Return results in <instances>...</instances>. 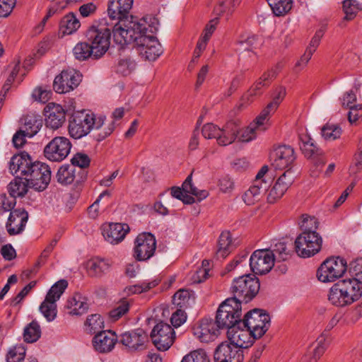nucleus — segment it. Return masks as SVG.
<instances>
[{
    "label": "nucleus",
    "mask_w": 362,
    "mask_h": 362,
    "mask_svg": "<svg viewBox=\"0 0 362 362\" xmlns=\"http://www.w3.org/2000/svg\"><path fill=\"white\" fill-rule=\"evenodd\" d=\"M274 254L269 249L257 250L250 258L251 270L255 274L262 275L268 273L274 265Z\"/></svg>",
    "instance_id": "16"
},
{
    "label": "nucleus",
    "mask_w": 362,
    "mask_h": 362,
    "mask_svg": "<svg viewBox=\"0 0 362 362\" xmlns=\"http://www.w3.org/2000/svg\"><path fill=\"white\" fill-rule=\"evenodd\" d=\"M16 178L11 182L8 186V190L10 197L16 198L17 197H23L28 192L29 187L28 182L23 177H18L14 175Z\"/></svg>",
    "instance_id": "38"
},
{
    "label": "nucleus",
    "mask_w": 362,
    "mask_h": 362,
    "mask_svg": "<svg viewBox=\"0 0 362 362\" xmlns=\"http://www.w3.org/2000/svg\"><path fill=\"white\" fill-rule=\"evenodd\" d=\"M272 159V165L276 169L291 170L296 156L292 147L282 145L274 149Z\"/></svg>",
    "instance_id": "21"
},
{
    "label": "nucleus",
    "mask_w": 362,
    "mask_h": 362,
    "mask_svg": "<svg viewBox=\"0 0 362 362\" xmlns=\"http://www.w3.org/2000/svg\"><path fill=\"white\" fill-rule=\"evenodd\" d=\"M68 286L66 280H60L55 283L49 290L45 299L40 306V311L48 322L53 321L57 316L56 302Z\"/></svg>",
    "instance_id": "11"
},
{
    "label": "nucleus",
    "mask_w": 362,
    "mask_h": 362,
    "mask_svg": "<svg viewBox=\"0 0 362 362\" xmlns=\"http://www.w3.org/2000/svg\"><path fill=\"white\" fill-rule=\"evenodd\" d=\"M52 94L50 90L38 87L34 90L33 97L36 101L45 103L51 98Z\"/></svg>",
    "instance_id": "61"
},
{
    "label": "nucleus",
    "mask_w": 362,
    "mask_h": 362,
    "mask_svg": "<svg viewBox=\"0 0 362 362\" xmlns=\"http://www.w3.org/2000/svg\"><path fill=\"white\" fill-rule=\"evenodd\" d=\"M181 362H210V358L205 350L199 349L185 355Z\"/></svg>",
    "instance_id": "46"
},
{
    "label": "nucleus",
    "mask_w": 362,
    "mask_h": 362,
    "mask_svg": "<svg viewBox=\"0 0 362 362\" xmlns=\"http://www.w3.org/2000/svg\"><path fill=\"white\" fill-rule=\"evenodd\" d=\"M242 307L239 302L233 299H226L218 307L216 320L218 327L221 329L233 327L235 324L241 321Z\"/></svg>",
    "instance_id": "7"
},
{
    "label": "nucleus",
    "mask_w": 362,
    "mask_h": 362,
    "mask_svg": "<svg viewBox=\"0 0 362 362\" xmlns=\"http://www.w3.org/2000/svg\"><path fill=\"white\" fill-rule=\"evenodd\" d=\"M28 220V213L24 209H15L9 214L6 229L10 235L21 234Z\"/></svg>",
    "instance_id": "24"
},
{
    "label": "nucleus",
    "mask_w": 362,
    "mask_h": 362,
    "mask_svg": "<svg viewBox=\"0 0 362 362\" xmlns=\"http://www.w3.org/2000/svg\"><path fill=\"white\" fill-rule=\"evenodd\" d=\"M151 337L156 347L160 351L168 350L175 340L173 328L163 322L158 323L151 333Z\"/></svg>",
    "instance_id": "15"
},
{
    "label": "nucleus",
    "mask_w": 362,
    "mask_h": 362,
    "mask_svg": "<svg viewBox=\"0 0 362 362\" xmlns=\"http://www.w3.org/2000/svg\"><path fill=\"white\" fill-rule=\"evenodd\" d=\"M221 328L218 327L216 320L211 319H202L199 325L194 328V335H196L202 341L208 342L213 341L220 334Z\"/></svg>",
    "instance_id": "26"
},
{
    "label": "nucleus",
    "mask_w": 362,
    "mask_h": 362,
    "mask_svg": "<svg viewBox=\"0 0 362 362\" xmlns=\"http://www.w3.org/2000/svg\"><path fill=\"white\" fill-rule=\"evenodd\" d=\"M158 284V281L153 280L149 282H144L141 284L131 286L128 288L129 293H141L156 287Z\"/></svg>",
    "instance_id": "56"
},
{
    "label": "nucleus",
    "mask_w": 362,
    "mask_h": 362,
    "mask_svg": "<svg viewBox=\"0 0 362 362\" xmlns=\"http://www.w3.org/2000/svg\"><path fill=\"white\" fill-rule=\"evenodd\" d=\"M146 21L145 18L138 21L134 16L118 21L112 32L114 41L120 45L134 43L140 32L146 29Z\"/></svg>",
    "instance_id": "4"
},
{
    "label": "nucleus",
    "mask_w": 362,
    "mask_h": 362,
    "mask_svg": "<svg viewBox=\"0 0 362 362\" xmlns=\"http://www.w3.org/2000/svg\"><path fill=\"white\" fill-rule=\"evenodd\" d=\"M16 204L14 197H8L5 194H0V213L11 211Z\"/></svg>",
    "instance_id": "58"
},
{
    "label": "nucleus",
    "mask_w": 362,
    "mask_h": 362,
    "mask_svg": "<svg viewBox=\"0 0 362 362\" xmlns=\"http://www.w3.org/2000/svg\"><path fill=\"white\" fill-rule=\"evenodd\" d=\"M232 238L229 232H223L221 234L218 243V249L216 252L217 259L226 258L230 252Z\"/></svg>",
    "instance_id": "40"
},
{
    "label": "nucleus",
    "mask_w": 362,
    "mask_h": 362,
    "mask_svg": "<svg viewBox=\"0 0 362 362\" xmlns=\"http://www.w3.org/2000/svg\"><path fill=\"white\" fill-rule=\"evenodd\" d=\"M239 134V124L234 121H230L221 129V133H218V144L220 146H227L235 141Z\"/></svg>",
    "instance_id": "33"
},
{
    "label": "nucleus",
    "mask_w": 362,
    "mask_h": 362,
    "mask_svg": "<svg viewBox=\"0 0 362 362\" xmlns=\"http://www.w3.org/2000/svg\"><path fill=\"white\" fill-rule=\"evenodd\" d=\"M351 277L339 281L329 291L328 300L337 307L349 306L362 296V258L349 264Z\"/></svg>",
    "instance_id": "1"
},
{
    "label": "nucleus",
    "mask_w": 362,
    "mask_h": 362,
    "mask_svg": "<svg viewBox=\"0 0 362 362\" xmlns=\"http://www.w3.org/2000/svg\"><path fill=\"white\" fill-rule=\"evenodd\" d=\"M266 183L263 185L259 181H254L250 187L243 195V200L247 205H253L259 202L264 194L268 191Z\"/></svg>",
    "instance_id": "35"
},
{
    "label": "nucleus",
    "mask_w": 362,
    "mask_h": 362,
    "mask_svg": "<svg viewBox=\"0 0 362 362\" xmlns=\"http://www.w3.org/2000/svg\"><path fill=\"white\" fill-rule=\"evenodd\" d=\"M105 117L86 111L74 112L69 119V133L75 139H81L92 129H100L104 124Z\"/></svg>",
    "instance_id": "3"
},
{
    "label": "nucleus",
    "mask_w": 362,
    "mask_h": 362,
    "mask_svg": "<svg viewBox=\"0 0 362 362\" xmlns=\"http://www.w3.org/2000/svg\"><path fill=\"white\" fill-rule=\"evenodd\" d=\"M349 110L348 119L351 124L356 123L360 119H362V104L354 105Z\"/></svg>",
    "instance_id": "63"
},
{
    "label": "nucleus",
    "mask_w": 362,
    "mask_h": 362,
    "mask_svg": "<svg viewBox=\"0 0 362 362\" xmlns=\"http://www.w3.org/2000/svg\"><path fill=\"white\" fill-rule=\"evenodd\" d=\"M190 294L187 290L181 289L177 291L173 296V303L182 308L189 304Z\"/></svg>",
    "instance_id": "59"
},
{
    "label": "nucleus",
    "mask_w": 362,
    "mask_h": 362,
    "mask_svg": "<svg viewBox=\"0 0 362 362\" xmlns=\"http://www.w3.org/2000/svg\"><path fill=\"white\" fill-rule=\"evenodd\" d=\"M81 81V75L74 69L62 71L53 82V88L58 93L73 90Z\"/></svg>",
    "instance_id": "19"
},
{
    "label": "nucleus",
    "mask_w": 362,
    "mask_h": 362,
    "mask_svg": "<svg viewBox=\"0 0 362 362\" xmlns=\"http://www.w3.org/2000/svg\"><path fill=\"white\" fill-rule=\"evenodd\" d=\"M243 320L235 324L227 331L228 341L243 350L252 345L254 340L253 334L248 327L243 325Z\"/></svg>",
    "instance_id": "18"
},
{
    "label": "nucleus",
    "mask_w": 362,
    "mask_h": 362,
    "mask_svg": "<svg viewBox=\"0 0 362 362\" xmlns=\"http://www.w3.org/2000/svg\"><path fill=\"white\" fill-rule=\"evenodd\" d=\"M103 235L106 241L116 245L123 240L129 230L127 224L112 223L104 224L102 227Z\"/></svg>",
    "instance_id": "27"
},
{
    "label": "nucleus",
    "mask_w": 362,
    "mask_h": 362,
    "mask_svg": "<svg viewBox=\"0 0 362 362\" xmlns=\"http://www.w3.org/2000/svg\"><path fill=\"white\" fill-rule=\"evenodd\" d=\"M343 8L345 13L344 18L346 20H351L359 9L358 4L356 0H344Z\"/></svg>",
    "instance_id": "54"
},
{
    "label": "nucleus",
    "mask_w": 362,
    "mask_h": 362,
    "mask_svg": "<svg viewBox=\"0 0 362 362\" xmlns=\"http://www.w3.org/2000/svg\"><path fill=\"white\" fill-rule=\"evenodd\" d=\"M243 350L228 341L221 343L215 349V362H243Z\"/></svg>",
    "instance_id": "20"
},
{
    "label": "nucleus",
    "mask_w": 362,
    "mask_h": 362,
    "mask_svg": "<svg viewBox=\"0 0 362 362\" xmlns=\"http://www.w3.org/2000/svg\"><path fill=\"white\" fill-rule=\"evenodd\" d=\"M156 28L148 25L146 21V29L140 32L134 46L139 55L144 60L155 61L162 53V46L153 35Z\"/></svg>",
    "instance_id": "5"
},
{
    "label": "nucleus",
    "mask_w": 362,
    "mask_h": 362,
    "mask_svg": "<svg viewBox=\"0 0 362 362\" xmlns=\"http://www.w3.org/2000/svg\"><path fill=\"white\" fill-rule=\"evenodd\" d=\"M129 309V303L127 300H122L110 311L109 317L112 321H116L125 315Z\"/></svg>",
    "instance_id": "52"
},
{
    "label": "nucleus",
    "mask_w": 362,
    "mask_h": 362,
    "mask_svg": "<svg viewBox=\"0 0 362 362\" xmlns=\"http://www.w3.org/2000/svg\"><path fill=\"white\" fill-rule=\"evenodd\" d=\"M86 37L95 50V59H98L103 56L110 47L111 30L103 25L92 26L86 31Z\"/></svg>",
    "instance_id": "8"
},
{
    "label": "nucleus",
    "mask_w": 362,
    "mask_h": 362,
    "mask_svg": "<svg viewBox=\"0 0 362 362\" xmlns=\"http://www.w3.org/2000/svg\"><path fill=\"white\" fill-rule=\"evenodd\" d=\"M270 316L264 310L253 309L246 313L243 320V325L248 327L253 334V338L262 337L270 327Z\"/></svg>",
    "instance_id": "9"
},
{
    "label": "nucleus",
    "mask_w": 362,
    "mask_h": 362,
    "mask_svg": "<svg viewBox=\"0 0 362 362\" xmlns=\"http://www.w3.org/2000/svg\"><path fill=\"white\" fill-rule=\"evenodd\" d=\"M94 49L91 45L87 42L77 43L73 49L74 57L79 61H84L88 58L95 59Z\"/></svg>",
    "instance_id": "39"
},
{
    "label": "nucleus",
    "mask_w": 362,
    "mask_h": 362,
    "mask_svg": "<svg viewBox=\"0 0 362 362\" xmlns=\"http://www.w3.org/2000/svg\"><path fill=\"white\" fill-rule=\"evenodd\" d=\"M134 0H109L107 12L112 20L130 19L129 11Z\"/></svg>",
    "instance_id": "28"
},
{
    "label": "nucleus",
    "mask_w": 362,
    "mask_h": 362,
    "mask_svg": "<svg viewBox=\"0 0 362 362\" xmlns=\"http://www.w3.org/2000/svg\"><path fill=\"white\" fill-rule=\"evenodd\" d=\"M271 251L274 254V261H285L288 259L291 255L284 243L280 242L276 243Z\"/></svg>",
    "instance_id": "51"
},
{
    "label": "nucleus",
    "mask_w": 362,
    "mask_h": 362,
    "mask_svg": "<svg viewBox=\"0 0 362 362\" xmlns=\"http://www.w3.org/2000/svg\"><path fill=\"white\" fill-rule=\"evenodd\" d=\"M45 125L52 129H57L65 122L66 112L60 105L49 103L44 109Z\"/></svg>",
    "instance_id": "25"
},
{
    "label": "nucleus",
    "mask_w": 362,
    "mask_h": 362,
    "mask_svg": "<svg viewBox=\"0 0 362 362\" xmlns=\"http://www.w3.org/2000/svg\"><path fill=\"white\" fill-rule=\"evenodd\" d=\"M81 26L79 20L74 13L64 16L60 21V32L63 35H71L76 32Z\"/></svg>",
    "instance_id": "36"
},
{
    "label": "nucleus",
    "mask_w": 362,
    "mask_h": 362,
    "mask_svg": "<svg viewBox=\"0 0 362 362\" xmlns=\"http://www.w3.org/2000/svg\"><path fill=\"white\" fill-rule=\"evenodd\" d=\"M321 134L325 140L333 141L340 137L341 129L334 124H326L321 130Z\"/></svg>",
    "instance_id": "47"
},
{
    "label": "nucleus",
    "mask_w": 362,
    "mask_h": 362,
    "mask_svg": "<svg viewBox=\"0 0 362 362\" xmlns=\"http://www.w3.org/2000/svg\"><path fill=\"white\" fill-rule=\"evenodd\" d=\"M56 177L59 183L68 185L74 181L82 182L86 178V175L81 170H77L74 166L64 165L58 169Z\"/></svg>",
    "instance_id": "30"
},
{
    "label": "nucleus",
    "mask_w": 362,
    "mask_h": 362,
    "mask_svg": "<svg viewBox=\"0 0 362 362\" xmlns=\"http://www.w3.org/2000/svg\"><path fill=\"white\" fill-rule=\"evenodd\" d=\"M71 143L64 136H56L44 148L45 157L52 162H62L69 154Z\"/></svg>",
    "instance_id": "13"
},
{
    "label": "nucleus",
    "mask_w": 362,
    "mask_h": 362,
    "mask_svg": "<svg viewBox=\"0 0 362 362\" xmlns=\"http://www.w3.org/2000/svg\"><path fill=\"white\" fill-rule=\"evenodd\" d=\"M148 341V334L142 329L125 332L119 338V342L124 346L129 352H136L145 349L146 344Z\"/></svg>",
    "instance_id": "17"
},
{
    "label": "nucleus",
    "mask_w": 362,
    "mask_h": 362,
    "mask_svg": "<svg viewBox=\"0 0 362 362\" xmlns=\"http://www.w3.org/2000/svg\"><path fill=\"white\" fill-rule=\"evenodd\" d=\"M260 288L259 279L254 275L244 274L233 280L230 291L236 302L247 303L258 293Z\"/></svg>",
    "instance_id": "6"
},
{
    "label": "nucleus",
    "mask_w": 362,
    "mask_h": 362,
    "mask_svg": "<svg viewBox=\"0 0 362 362\" xmlns=\"http://www.w3.org/2000/svg\"><path fill=\"white\" fill-rule=\"evenodd\" d=\"M255 126L250 124V126L242 130L239 129V136L238 135L237 139L241 142H249L255 139L258 132H260Z\"/></svg>",
    "instance_id": "48"
},
{
    "label": "nucleus",
    "mask_w": 362,
    "mask_h": 362,
    "mask_svg": "<svg viewBox=\"0 0 362 362\" xmlns=\"http://www.w3.org/2000/svg\"><path fill=\"white\" fill-rule=\"evenodd\" d=\"M257 37L255 35L250 33H243L239 35L235 41V52L240 54L247 51L250 54V57H255L252 49L255 48Z\"/></svg>",
    "instance_id": "34"
},
{
    "label": "nucleus",
    "mask_w": 362,
    "mask_h": 362,
    "mask_svg": "<svg viewBox=\"0 0 362 362\" xmlns=\"http://www.w3.org/2000/svg\"><path fill=\"white\" fill-rule=\"evenodd\" d=\"M72 166L79 167L81 169L87 168L90 163V158L89 156L82 152H78L74 155L71 159Z\"/></svg>",
    "instance_id": "53"
},
{
    "label": "nucleus",
    "mask_w": 362,
    "mask_h": 362,
    "mask_svg": "<svg viewBox=\"0 0 362 362\" xmlns=\"http://www.w3.org/2000/svg\"><path fill=\"white\" fill-rule=\"evenodd\" d=\"M186 319L187 316L185 312L181 309H177L173 313L170 321L174 327H178L186 321Z\"/></svg>",
    "instance_id": "64"
},
{
    "label": "nucleus",
    "mask_w": 362,
    "mask_h": 362,
    "mask_svg": "<svg viewBox=\"0 0 362 362\" xmlns=\"http://www.w3.org/2000/svg\"><path fill=\"white\" fill-rule=\"evenodd\" d=\"M329 345V341L324 335L319 337L308 349L303 360V362H317L322 356Z\"/></svg>",
    "instance_id": "31"
},
{
    "label": "nucleus",
    "mask_w": 362,
    "mask_h": 362,
    "mask_svg": "<svg viewBox=\"0 0 362 362\" xmlns=\"http://www.w3.org/2000/svg\"><path fill=\"white\" fill-rule=\"evenodd\" d=\"M86 330L90 333H95L100 332V330L104 327L103 320L98 314H93L87 317L85 322Z\"/></svg>",
    "instance_id": "45"
},
{
    "label": "nucleus",
    "mask_w": 362,
    "mask_h": 362,
    "mask_svg": "<svg viewBox=\"0 0 362 362\" xmlns=\"http://www.w3.org/2000/svg\"><path fill=\"white\" fill-rule=\"evenodd\" d=\"M135 62L130 58L121 59L117 66V72L122 76L129 75L135 68Z\"/></svg>",
    "instance_id": "49"
},
{
    "label": "nucleus",
    "mask_w": 362,
    "mask_h": 362,
    "mask_svg": "<svg viewBox=\"0 0 362 362\" xmlns=\"http://www.w3.org/2000/svg\"><path fill=\"white\" fill-rule=\"evenodd\" d=\"M346 269L347 264L344 259L339 257L328 258L321 264L317 276L322 282H332L340 278Z\"/></svg>",
    "instance_id": "12"
},
{
    "label": "nucleus",
    "mask_w": 362,
    "mask_h": 362,
    "mask_svg": "<svg viewBox=\"0 0 362 362\" xmlns=\"http://www.w3.org/2000/svg\"><path fill=\"white\" fill-rule=\"evenodd\" d=\"M117 341H119L116 334L110 330L99 332L93 339V345L95 351L100 353L111 351Z\"/></svg>",
    "instance_id": "29"
},
{
    "label": "nucleus",
    "mask_w": 362,
    "mask_h": 362,
    "mask_svg": "<svg viewBox=\"0 0 362 362\" xmlns=\"http://www.w3.org/2000/svg\"><path fill=\"white\" fill-rule=\"evenodd\" d=\"M273 13L282 16L289 12L293 6V0H267Z\"/></svg>",
    "instance_id": "41"
},
{
    "label": "nucleus",
    "mask_w": 362,
    "mask_h": 362,
    "mask_svg": "<svg viewBox=\"0 0 362 362\" xmlns=\"http://www.w3.org/2000/svg\"><path fill=\"white\" fill-rule=\"evenodd\" d=\"M295 175L292 170H286L276 181L272 188L268 189L267 200L275 202L287 191L294 181Z\"/></svg>",
    "instance_id": "23"
},
{
    "label": "nucleus",
    "mask_w": 362,
    "mask_h": 362,
    "mask_svg": "<svg viewBox=\"0 0 362 362\" xmlns=\"http://www.w3.org/2000/svg\"><path fill=\"white\" fill-rule=\"evenodd\" d=\"M300 149L303 154L308 158L315 160V169L312 170L313 176H317L325 161L319 156L322 154V151L316 146L314 140L308 136H305L301 139Z\"/></svg>",
    "instance_id": "22"
},
{
    "label": "nucleus",
    "mask_w": 362,
    "mask_h": 362,
    "mask_svg": "<svg viewBox=\"0 0 362 362\" xmlns=\"http://www.w3.org/2000/svg\"><path fill=\"white\" fill-rule=\"evenodd\" d=\"M318 223L315 217L308 215H303L300 226L303 232L315 231L317 228Z\"/></svg>",
    "instance_id": "55"
},
{
    "label": "nucleus",
    "mask_w": 362,
    "mask_h": 362,
    "mask_svg": "<svg viewBox=\"0 0 362 362\" xmlns=\"http://www.w3.org/2000/svg\"><path fill=\"white\" fill-rule=\"evenodd\" d=\"M9 170L13 175L23 177L30 188L44 191L51 180V170L48 165L42 162H33L25 152L14 155L9 163Z\"/></svg>",
    "instance_id": "2"
},
{
    "label": "nucleus",
    "mask_w": 362,
    "mask_h": 362,
    "mask_svg": "<svg viewBox=\"0 0 362 362\" xmlns=\"http://www.w3.org/2000/svg\"><path fill=\"white\" fill-rule=\"evenodd\" d=\"M286 88L284 87H279L276 89L272 101L269 103V108H273L276 110L279 105L282 102L286 96Z\"/></svg>",
    "instance_id": "62"
},
{
    "label": "nucleus",
    "mask_w": 362,
    "mask_h": 362,
    "mask_svg": "<svg viewBox=\"0 0 362 362\" xmlns=\"http://www.w3.org/2000/svg\"><path fill=\"white\" fill-rule=\"evenodd\" d=\"M41 336V329L36 321H32L24 329L23 337L25 341L33 343Z\"/></svg>",
    "instance_id": "43"
},
{
    "label": "nucleus",
    "mask_w": 362,
    "mask_h": 362,
    "mask_svg": "<svg viewBox=\"0 0 362 362\" xmlns=\"http://www.w3.org/2000/svg\"><path fill=\"white\" fill-rule=\"evenodd\" d=\"M192 174L191 173L187 176L186 180L182 184V189L185 193L191 194L195 196L198 201H202L206 198L209 192L206 190H199L196 187L192 185Z\"/></svg>",
    "instance_id": "42"
},
{
    "label": "nucleus",
    "mask_w": 362,
    "mask_h": 362,
    "mask_svg": "<svg viewBox=\"0 0 362 362\" xmlns=\"http://www.w3.org/2000/svg\"><path fill=\"white\" fill-rule=\"evenodd\" d=\"M25 351L22 346H16L11 349L6 356L7 362H21L24 359Z\"/></svg>",
    "instance_id": "57"
},
{
    "label": "nucleus",
    "mask_w": 362,
    "mask_h": 362,
    "mask_svg": "<svg viewBox=\"0 0 362 362\" xmlns=\"http://www.w3.org/2000/svg\"><path fill=\"white\" fill-rule=\"evenodd\" d=\"M112 266V262L109 259L94 258L88 262L89 272L96 276H100L108 272Z\"/></svg>",
    "instance_id": "37"
},
{
    "label": "nucleus",
    "mask_w": 362,
    "mask_h": 362,
    "mask_svg": "<svg viewBox=\"0 0 362 362\" xmlns=\"http://www.w3.org/2000/svg\"><path fill=\"white\" fill-rule=\"evenodd\" d=\"M322 239L316 231L303 232L295 240L298 255L305 258L313 256L321 249Z\"/></svg>",
    "instance_id": "10"
},
{
    "label": "nucleus",
    "mask_w": 362,
    "mask_h": 362,
    "mask_svg": "<svg viewBox=\"0 0 362 362\" xmlns=\"http://www.w3.org/2000/svg\"><path fill=\"white\" fill-rule=\"evenodd\" d=\"M202 132L204 138L208 139L215 138L218 141V133H221V128L211 123H208L203 126Z\"/></svg>",
    "instance_id": "60"
},
{
    "label": "nucleus",
    "mask_w": 362,
    "mask_h": 362,
    "mask_svg": "<svg viewBox=\"0 0 362 362\" xmlns=\"http://www.w3.org/2000/svg\"><path fill=\"white\" fill-rule=\"evenodd\" d=\"M275 110L273 108H269V105L261 112L260 115L256 118L254 123H252L255 126L259 131L264 132L267 127H264L269 120V116L271 113L274 112Z\"/></svg>",
    "instance_id": "50"
},
{
    "label": "nucleus",
    "mask_w": 362,
    "mask_h": 362,
    "mask_svg": "<svg viewBox=\"0 0 362 362\" xmlns=\"http://www.w3.org/2000/svg\"><path fill=\"white\" fill-rule=\"evenodd\" d=\"M156 249V240L150 233L138 235L134 242V257L138 261H146L153 256Z\"/></svg>",
    "instance_id": "14"
},
{
    "label": "nucleus",
    "mask_w": 362,
    "mask_h": 362,
    "mask_svg": "<svg viewBox=\"0 0 362 362\" xmlns=\"http://www.w3.org/2000/svg\"><path fill=\"white\" fill-rule=\"evenodd\" d=\"M42 127V120L35 117H27L25 119V124L22 129L28 137L35 135Z\"/></svg>",
    "instance_id": "44"
},
{
    "label": "nucleus",
    "mask_w": 362,
    "mask_h": 362,
    "mask_svg": "<svg viewBox=\"0 0 362 362\" xmlns=\"http://www.w3.org/2000/svg\"><path fill=\"white\" fill-rule=\"evenodd\" d=\"M65 308L69 315H81L88 309L87 299L81 293H76L67 300Z\"/></svg>",
    "instance_id": "32"
}]
</instances>
